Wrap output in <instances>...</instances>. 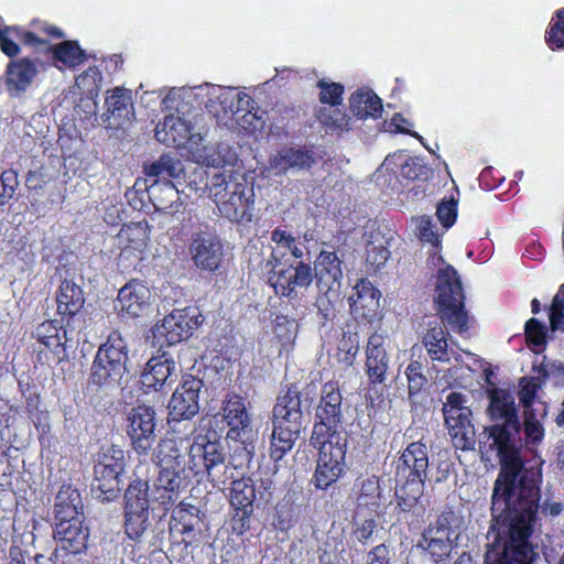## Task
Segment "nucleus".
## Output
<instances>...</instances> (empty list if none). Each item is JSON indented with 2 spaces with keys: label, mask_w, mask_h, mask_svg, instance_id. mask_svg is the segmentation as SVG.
<instances>
[{
  "label": "nucleus",
  "mask_w": 564,
  "mask_h": 564,
  "mask_svg": "<svg viewBox=\"0 0 564 564\" xmlns=\"http://www.w3.org/2000/svg\"><path fill=\"white\" fill-rule=\"evenodd\" d=\"M154 459L159 466L158 486L167 491L186 487L192 479L205 477L215 485L225 484L230 475L224 445L198 436L192 444L182 438L160 441Z\"/></svg>",
  "instance_id": "f03ea898"
},
{
  "label": "nucleus",
  "mask_w": 564,
  "mask_h": 564,
  "mask_svg": "<svg viewBox=\"0 0 564 564\" xmlns=\"http://www.w3.org/2000/svg\"><path fill=\"white\" fill-rule=\"evenodd\" d=\"M299 324L295 318L285 315H278L275 318L274 330L279 337L291 339L297 333Z\"/></svg>",
  "instance_id": "052dcab7"
},
{
  "label": "nucleus",
  "mask_w": 564,
  "mask_h": 564,
  "mask_svg": "<svg viewBox=\"0 0 564 564\" xmlns=\"http://www.w3.org/2000/svg\"><path fill=\"white\" fill-rule=\"evenodd\" d=\"M99 77L98 69L90 67L76 78V84L78 87L90 89L99 80Z\"/></svg>",
  "instance_id": "0e129e2a"
},
{
  "label": "nucleus",
  "mask_w": 564,
  "mask_h": 564,
  "mask_svg": "<svg viewBox=\"0 0 564 564\" xmlns=\"http://www.w3.org/2000/svg\"><path fill=\"white\" fill-rule=\"evenodd\" d=\"M204 383L195 377H187L174 391L169 402V415L173 421L191 420L199 411L198 398Z\"/></svg>",
  "instance_id": "f3484780"
},
{
  "label": "nucleus",
  "mask_w": 564,
  "mask_h": 564,
  "mask_svg": "<svg viewBox=\"0 0 564 564\" xmlns=\"http://www.w3.org/2000/svg\"><path fill=\"white\" fill-rule=\"evenodd\" d=\"M425 366L419 360H411L405 369L408 379L409 397L419 393L427 383V378L424 373Z\"/></svg>",
  "instance_id": "09e8293b"
},
{
  "label": "nucleus",
  "mask_w": 564,
  "mask_h": 564,
  "mask_svg": "<svg viewBox=\"0 0 564 564\" xmlns=\"http://www.w3.org/2000/svg\"><path fill=\"white\" fill-rule=\"evenodd\" d=\"M390 340L378 333L372 334L366 349V371L371 383H384L390 367L388 348Z\"/></svg>",
  "instance_id": "aec40b11"
},
{
  "label": "nucleus",
  "mask_w": 564,
  "mask_h": 564,
  "mask_svg": "<svg viewBox=\"0 0 564 564\" xmlns=\"http://www.w3.org/2000/svg\"><path fill=\"white\" fill-rule=\"evenodd\" d=\"M464 292L456 270L446 265L438 270L435 286V302L441 318L453 332L464 334L468 329V315L464 308Z\"/></svg>",
  "instance_id": "1a4fd4ad"
},
{
  "label": "nucleus",
  "mask_w": 564,
  "mask_h": 564,
  "mask_svg": "<svg viewBox=\"0 0 564 564\" xmlns=\"http://www.w3.org/2000/svg\"><path fill=\"white\" fill-rule=\"evenodd\" d=\"M123 470L124 452L117 446L104 449L94 466V479L91 482L94 498L102 502L115 500L120 491Z\"/></svg>",
  "instance_id": "9b49d317"
},
{
  "label": "nucleus",
  "mask_w": 564,
  "mask_h": 564,
  "mask_svg": "<svg viewBox=\"0 0 564 564\" xmlns=\"http://www.w3.org/2000/svg\"><path fill=\"white\" fill-rule=\"evenodd\" d=\"M188 251L195 267L208 272L216 271L224 259L221 240L215 234L208 231L194 234Z\"/></svg>",
  "instance_id": "dca6fc26"
},
{
  "label": "nucleus",
  "mask_w": 564,
  "mask_h": 564,
  "mask_svg": "<svg viewBox=\"0 0 564 564\" xmlns=\"http://www.w3.org/2000/svg\"><path fill=\"white\" fill-rule=\"evenodd\" d=\"M468 398L460 392H449L443 404L445 425L457 449L470 451L475 446V427L471 423V410Z\"/></svg>",
  "instance_id": "f8f14e48"
},
{
  "label": "nucleus",
  "mask_w": 564,
  "mask_h": 564,
  "mask_svg": "<svg viewBox=\"0 0 564 564\" xmlns=\"http://www.w3.org/2000/svg\"><path fill=\"white\" fill-rule=\"evenodd\" d=\"M271 242L274 245L269 246V256L261 263L262 270L269 274V283L276 294L293 297L296 295L297 288L305 289L311 285L312 269L302 261L296 262L295 265L290 261L288 248L292 242V236L284 230H273Z\"/></svg>",
  "instance_id": "20e7f679"
},
{
  "label": "nucleus",
  "mask_w": 564,
  "mask_h": 564,
  "mask_svg": "<svg viewBox=\"0 0 564 564\" xmlns=\"http://www.w3.org/2000/svg\"><path fill=\"white\" fill-rule=\"evenodd\" d=\"M545 327L536 318H531L525 323V336L528 340L535 345L541 346L545 343Z\"/></svg>",
  "instance_id": "680f3d73"
},
{
  "label": "nucleus",
  "mask_w": 564,
  "mask_h": 564,
  "mask_svg": "<svg viewBox=\"0 0 564 564\" xmlns=\"http://www.w3.org/2000/svg\"><path fill=\"white\" fill-rule=\"evenodd\" d=\"M177 378V367L175 361L165 352L152 357L141 375L140 382L143 387L159 390L164 384H171Z\"/></svg>",
  "instance_id": "393cba45"
},
{
  "label": "nucleus",
  "mask_w": 564,
  "mask_h": 564,
  "mask_svg": "<svg viewBox=\"0 0 564 564\" xmlns=\"http://www.w3.org/2000/svg\"><path fill=\"white\" fill-rule=\"evenodd\" d=\"M534 397H535V387L534 386L529 384V383L522 386V388L520 390V401L523 404V413H525L527 410L530 412L538 411L536 409L535 410L531 409L532 403L534 401Z\"/></svg>",
  "instance_id": "338daca9"
},
{
  "label": "nucleus",
  "mask_w": 564,
  "mask_h": 564,
  "mask_svg": "<svg viewBox=\"0 0 564 564\" xmlns=\"http://www.w3.org/2000/svg\"><path fill=\"white\" fill-rule=\"evenodd\" d=\"M105 105L107 112L118 120L129 119L132 112L131 96L124 88L117 87L111 90V94L106 97Z\"/></svg>",
  "instance_id": "58836bf2"
},
{
  "label": "nucleus",
  "mask_w": 564,
  "mask_h": 564,
  "mask_svg": "<svg viewBox=\"0 0 564 564\" xmlns=\"http://www.w3.org/2000/svg\"><path fill=\"white\" fill-rule=\"evenodd\" d=\"M419 546L427 551L432 556L438 561L447 555L451 551V540L437 539L426 534H422Z\"/></svg>",
  "instance_id": "603ef678"
},
{
  "label": "nucleus",
  "mask_w": 564,
  "mask_h": 564,
  "mask_svg": "<svg viewBox=\"0 0 564 564\" xmlns=\"http://www.w3.org/2000/svg\"><path fill=\"white\" fill-rule=\"evenodd\" d=\"M149 198L156 210L163 213H176L182 205L178 189L171 181L160 182L153 180L148 187Z\"/></svg>",
  "instance_id": "2f4dec72"
},
{
  "label": "nucleus",
  "mask_w": 564,
  "mask_h": 564,
  "mask_svg": "<svg viewBox=\"0 0 564 564\" xmlns=\"http://www.w3.org/2000/svg\"><path fill=\"white\" fill-rule=\"evenodd\" d=\"M390 257V251L383 242H369L366 249V262L373 271L379 270Z\"/></svg>",
  "instance_id": "3c124183"
},
{
  "label": "nucleus",
  "mask_w": 564,
  "mask_h": 564,
  "mask_svg": "<svg viewBox=\"0 0 564 564\" xmlns=\"http://www.w3.org/2000/svg\"><path fill=\"white\" fill-rule=\"evenodd\" d=\"M35 337L40 344L50 349L57 358L65 354V347L68 341L74 339L73 332L68 336L66 329L58 326L55 321H45L36 327Z\"/></svg>",
  "instance_id": "c756f323"
},
{
  "label": "nucleus",
  "mask_w": 564,
  "mask_h": 564,
  "mask_svg": "<svg viewBox=\"0 0 564 564\" xmlns=\"http://www.w3.org/2000/svg\"><path fill=\"white\" fill-rule=\"evenodd\" d=\"M308 398L296 390L289 389L276 399L272 411L273 431L271 435L270 455L280 460L292 449L302 427L303 406H308Z\"/></svg>",
  "instance_id": "423d86ee"
},
{
  "label": "nucleus",
  "mask_w": 564,
  "mask_h": 564,
  "mask_svg": "<svg viewBox=\"0 0 564 564\" xmlns=\"http://www.w3.org/2000/svg\"><path fill=\"white\" fill-rule=\"evenodd\" d=\"M126 533L131 540L142 536L149 527V510H126Z\"/></svg>",
  "instance_id": "a18cd8bd"
},
{
  "label": "nucleus",
  "mask_w": 564,
  "mask_h": 564,
  "mask_svg": "<svg viewBox=\"0 0 564 564\" xmlns=\"http://www.w3.org/2000/svg\"><path fill=\"white\" fill-rule=\"evenodd\" d=\"M202 85L195 87L171 88L162 99V106L166 110L175 111V116L187 117L196 121L195 106L203 101Z\"/></svg>",
  "instance_id": "b1692460"
},
{
  "label": "nucleus",
  "mask_w": 564,
  "mask_h": 564,
  "mask_svg": "<svg viewBox=\"0 0 564 564\" xmlns=\"http://www.w3.org/2000/svg\"><path fill=\"white\" fill-rule=\"evenodd\" d=\"M315 415L317 421L311 436L313 440L332 438L334 435L348 438L343 427V397L336 383L327 382L323 386Z\"/></svg>",
  "instance_id": "ddd939ff"
},
{
  "label": "nucleus",
  "mask_w": 564,
  "mask_h": 564,
  "mask_svg": "<svg viewBox=\"0 0 564 564\" xmlns=\"http://www.w3.org/2000/svg\"><path fill=\"white\" fill-rule=\"evenodd\" d=\"M545 43L552 51L564 50V8L555 11L545 32Z\"/></svg>",
  "instance_id": "c03bdc74"
},
{
  "label": "nucleus",
  "mask_w": 564,
  "mask_h": 564,
  "mask_svg": "<svg viewBox=\"0 0 564 564\" xmlns=\"http://www.w3.org/2000/svg\"><path fill=\"white\" fill-rule=\"evenodd\" d=\"M83 503L77 489L72 486H62L55 498V519L83 517Z\"/></svg>",
  "instance_id": "c9c22d12"
},
{
  "label": "nucleus",
  "mask_w": 564,
  "mask_h": 564,
  "mask_svg": "<svg viewBox=\"0 0 564 564\" xmlns=\"http://www.w3.org/2000/svg\"><path fill=\"white\" fill-rule=\"evenodd\" d=\"M488 398L490 424L480 433L479 446L499 458L501 469L491 496L494 540L485 564H532L534 553L529 538L534 527L561 516L564 505L550 495L540 503L542 474L540 469L523 466L521 426L513 393L494 388L488 391Z\"/></svg>",
  "instance_id": "f257e3e1"
},
{
  "label": "nucleus",
  "mask_w": 564,
  "mask_h": 564,
  "mask_svg": "<svg viewBox=\"0 0 564 564\" xmlns=\"http://www.w3.org/2000/svg\"><path fill=\"white\" fill-rule=\"evenodd\" d=\"M423 345L433 361L451 362L452 358L457 364L462 361L459 354L448 349L447 332L442 325H435L427 329L423 337Z\"/></svg>",
  "instance_id": "c85d7f7f"
},
{
  "label": "nucleus",
  "mask_w": 564,
  "mask_h": 564,
  "mask_svg": "<svg viewBox=\"0 0 564 564\" xmlns=\"http://www.w3.org/2000/svg\"><path fill=\"white\" fill-rule=\"evenodd\" d=\"M127 362V341L120 332L113 330L97 350L90 367L89 384L104 394H110L121 387Z\"/></svg>",
  "instance_id": "0eeeda50"
},
{
  "label": "nucleus",
  "mask_w": 564,
  "mask_h": 564,
  "mask_svg": "<svg viewBox=\"0 0 564 564\" xmlns=\"http://www.w3.org/2000/svg\"><path fill=\"white\" fill-rule=\"evenodd\" d=\"M412 223L415 226V232L420 240L430 242L435 247L440 243L438 236L433 230L434 226L430 216H420L413 218Z\"/></svg>",
  "instance_id": "5fc2aeb1"
},
{
  "label": "nucleus",
  "mask_w": 564,
  "mask_h": 564,
  "mask_svg": "<svg viewBox=\"0 0 564 564\" xmlns=\"http://www.w3.org/2000/svg\"><path fill=\"white\" fill-rule=\"evenodd\" d=\"M223 419L228 426L226 440L234 451L237 466L249 464L259 441V432L254 426L246 403L239 395L229 397L223 404Z\"/></svg>",
  "instance_id": "6e6552de"
},
{
  "label": "nucleus",
  "mask_w": 564,
  "mask_h": 564,
  "mask_svg": "<svg viewBox=\"0 0 564 564\" xmlns=\"http://www.w3.org/2000/svg\"><path fill=\"white\" fill-rule=\"evenodd\" d=\"M56 302L59 314L74 316L84 304L83 291L73 280L65 279L59 285Z\"/></svg>",
  "instance_id": "e433bc0d"
},
{
  "label": "nucleus",
  "mask_w": 564,
  "mask_h": 564,
  "mask_svg": "<svg viewBox=\"0 0 564 564\" xmlns=\"http://www.w3.org/2000/svg\"><path fill=\"white\" fill-rule=\"evenodd\" d=\"M395 169H400L401 175L406 178L414 180L419 176L416 164L402 153L387 156L381 165V170L392 171L393 173H395Z\"/></svg>",
  "instance_id": "49530a36"
},
{
  "label": "nucleus",
  "mask_w": 564,
  "mask_h": 564,
  "mask_svg": "<svg viewBox=\"0 0 564 564\" xmlns=\"http://www.w3.org/2000/svg\"><path fill=\"white\" fill-rule=\"evenodd\" d=\"M436 215L443 227L448 229L455 224L457 218V202L451 199L440 203Z\"/></svg>",
  "instance_id": "bf43d9fd"
},
{
  "label": "nucleus",
  "mask_w": 564,
  "mask_h": 564,
  "mask_svg": "<svg viewBox=\"0 0 564 564\" xmlns=\"http://www.w3.org/2000/svg\"><path fill=\"white\" fill-rule=\"evenodd\" d=\"M456 520L455 513L451 509L443 510L441 514L437 516L436 520L430 525L442 530L447 531L451 535V530Z\"/></svg>",
  "instance_id": "e2e57ef3"
},
{
  "label": "nucleus",
  "mask_w": 564,
  "mask_h": 564,
  "mask_svg": "<svg viewBox=\"0 0 564 564\" xmlns=\"http://www.w3.org/2000/svg\"><path fill=\"white\" fill-rule=\"evenodd\" d=\"M321 89L319 100L322 104H327L329 106H337L341 104L344 87L337 83H326L324 80H319L317 84Z\"/></svg>",
  "instance_id": "864d4df0"
},
{
  "label": "nucleus",
  "mask_w": 564,
  "mask_h": 564,
  "mask_svg": "<svg viewBox=\"0 0 564 564\" xmlns=\"http://www.w3.org/2000/svg\"><path fill=\"white\" fill-rule=\"evenodd\" d=\"M389 550L384 544L377 545L367 557V564H388Z\"/></svg>",
  "instance_id": "69168bd1"
},
{
  "label": "nucleus",
  "mask_w": 564,
  "mask_h": 564,
  "mask_svg": "<svg viewBox=\"0 0 564 564\" xmlns=\"http://www.w3.org/2000/svg\"><path fill=\"white\" fill-rule=\"evenodd\" d=\"M148 482L135 480L126 490V510H149Z\"/></svg>",
  "instance_id": "79ce46f5"
},
{
  "label": "nucleus",
  "mask_w": 564,
  "mask_h": 564,
  "mask_svg": "<svg viewBox=\"0 0 564 564\" xmlns=\"http://www.w3.org/2000/svg\"><path fill=\"white\" fill-rule=\"evenodd\" d=\"M337 358L340 362L349 366L352 364L359 350V336L350 326L343 329L341 337L337 345Z\"/></svg>",
  "instance_id": "a19ab883"
},
{
  "label": "nucleus",
  "mask_w": 564,
  "mask_h": 564,
  "mask_svg": "<svg viewBox=\"0 0 564 564\" xmlns=\"http://www.w3.org/2000/svg\"><path fill=\"white\" fill-rule=\"evenodd\" d=\"M401 122H403V123H408V121H406L404 118H402V116H401V115H399V113H398V115H394V116L392 117L391 126H393V127L395 128V130H397V131H399V132H401V133H406V134H410V135H412V137L416 138L417 140H420V142H421V143H422V144H423V145H424L429 151H431V150L427 148V145L424 143V140H423L422 135H420V134H419L417 132H415V131L406 130L405 128H403V127L401 126Z\"/></svg>",
  "instance_id": "774afa93"
},
{
  "label": "nucleus",
  "mask_w": 564,
  "mask_h": 564,
  "mask_svg": "<svg viewBox=\"0 0 564 564\" xmlns=\"http://www.w3.org/2000/svg\"><path fill=\"white\" fill-rule=\"evenodd\" d=\"M208 195L220 215L230 221H250L253 189L241 174L224 170L215 173L207 184Z\"/></svg>",
  "instance_id": "39448f33"
},
{
  "label": "nucleus",
  "mask_w": 564,
  "mask_h": 564,
  "mask_svg": "<svg viewBox=\"0 0 564 564\" xmlns=\"http://www.w3.org/2000/svg\"><path fill=\"white\" fill-rule=\"evenodd\" d=\"M145 175L154 180L170 181L169 178H177L184 172V166L181 160L171 155L164 154L159 160L152 162L144 167Z\"/></svg>",
  "instance_id": "4c0bfd02"
},
{
  "label": "nucleus",
  "mask_w": 564,
  "mask_h": 564,
  "mask_svg": "<svg viewBox=\"0 0 564 564\" xmlns=\"http://www.w3.org/2000/svg\"><path fill=\"white\" fill-rule=\"evenodd\" d=\"M524 415V432L527 435V438L532 442L533 444L539 443L542 441L544 436V430L540 423V421L536 419L534 412H530L527 410Z\"/></svg>",
  "instance_id": "13d9d810"
},
{
  "label": "nucleus",
  "mask_w": 564,
  "mask_h": 564,
  "mask_svg": "<svg viewBox=\"0 0 564 564\" xmlns=\"http://www.w3.org/2000/svg\"><path fill=\"white\" fill-rule=\"evenodd\" d=\"M149 240V226L145 221L124 225L115 237V246L122 252H142Z\"/></svg>",
  "instance_id": "7c9ffc66"
},
{
  "label": "nucleus",
  "mask_w": 564,
  "mask_h": 564,
  "mask_svg": "<svg viewBox=\"0 0 564 564\" xmlns=\"http://www.w3.org/2000/svg\"><path fill=\"white\" fill-rule=\"evenodd\" d=\"M311 443L318 451L312 481L316 488L325 490L336 482L345 471L348 438L338 435L321 440L311 437Z\"/></svg>",
  "instance_id": "9d476101"
},
{
  "label": "nucleus",
  "mask_w": 564,
  "mask_h": 564,
  "mask_svg": "<svg viewBox=\"0 0 564 564\" xmlns=\"http://www.w3.org/2000/svg\"><path fill=\"white\" fill-rule=\"evenodd\" d=\"M44 65L39 59L21 58L10 62L7 67L6 84L11 95L25 91Z\"/></svg>",
  "instance_id": "a878e982"
},
{
  "label": "nucleus",
  "mask_w": 564,
  "mask_h": 564,
  "mask_svg": "<svg viewBox=\"0 0 564 564\" xmlns=\"http://www.w3.org/2000/svg\"><path fill=\"white\" fill-rule=\"evenodd\" d=\"M256 490L250 478L234 480L230 489V503L235 509L234 521L240 533L249 529V518L253 512Z\"/></svg>",
  "instance_id": "4be33fe9"
},
{
  "label": "nucleus",
  "mask_w": 564,
  "mask_h": 564,
  "mask_svg": "<svg viewBox=\"0 0 564 564\" xmlns=\"http://www.w3.org/2000/svg\"><path fill=\"white\" fill-rule=\"evenodd\" d=\"M19 185L18 175L14 171H4L0 175V207L9 202Z\"/></svg>",
  "instance_id": "4d7b16f0"
},
{
  "label": "nucleus",
  "mask_w": 564,
  "mask_h": 564,
  "mask_svg": "<svg viewBox=\"0 0 564 564\" xmlns=\"http://www.w3.org/2000/svg\"><path fill=\"white\" fill-rule=\"evenodd\" d=\"M379 498V481L376 477L361 480L360 492L357 498L358 506L376 507Z\"/></svg>",
  "instance_id": "8fccbe9b"
},
{
  "label": "nucleus",
  "mask_w": 564,
  "mask_h": 564,
  "mask_svg": "<svg viewBox=\"0 0 564 564\" xmlns=\"http://www.w3.org/2000/svg\"><path fill=\"white\" fill-rule=\"evenodd\" d=\"M238 160V154L229 143L220 142L204 158V163L213 167L232 166Z\"/></svg>",
  "instance_id": "37998d69"
},
{
  "label": "nucleus",
  "mask_w": 564,
  "mask_h": 564,
  "mask_svg": "<svg viewBox=\"0 0 564 564\" xmlns=\"http://www.w3.org/2000/svg\"><path fill=\"white\" fill-rule=\"evenodd\" d=\"M84 517L56 519L54 539L57 549L78 554L87 546L88 530L83 527Z\"/></svg>",
  "instance_id": "412c9836"
},
{
  "label": "nucleus",
  "mask_w": 564,
  "mask_h": 564,
  "mask_svg": "<svg viewBox=\"0 0 564 564\" xmlns=\"http://www.w3.org/2000/svg\"><path fill=\"white\" fill-rule=\"evenodd\" d=\"M427 446L422 440L410 443L397 460L395 479L415 478L425 481L427 477Z\"/></svg>",
  "instance_id": "6ab92c4d"
},
{
  "label": "nucleus",
  "mask_w": 564,
  "mask_h": 564,
  "mask_svg": "<svg viewBox=\"0 0 564 564\" xmlns=\"http://www.w3.org/2000/svg\"><path fill=\"white\" fill-rule=\"evenodd\" d=\"M203 101L209 115L219 127L229 130L236 128L257 129L263 121L254 107V100L243 91L205 83L202 85Z\"/></svg>",
  "instance_id": "7ed1b4c3"
},
{
  "label": "nucleus",
  "mask_w": 564,
  "mask_h": 564,
  "mask_svg": "<svg viewBox=\"0 0 564 564\" xmlns=\"http://www.w3.org/2000/svg\"><path fill=\"white\" fill-rule=\"evenodd\" d=\"M127 433L133 449L147 455L156 441V413L150 405H138L127 414Z\"/></svg>",
  "instance_id": "4468645a"
},
{
  "label": "nucleus",
  "mask_w": 564,
  "mask_h": 564,
  "mask_svg": "<svg viewBox=\"0 0 564 564\" xmlns=\"http://www.w3.org/2000/svg\"><path fill=\"white\" fill-rule=\"evenodd\" d=\"M341 259L335 251H321L314 272L319 291L329 293L337 292L343 280Z\"/></svg>",
  "instance_id": "5701e85b"
},
{
  "label": "nucleus",
  "mask_w": 564,
  "mask_h": 564,
  "mask_svg": "<svg viewBox=\"0 0 564 564\" xmlns=\"http://www.w3.org/2000/svg\"><path fill=\"white\" fill-rule=\"evenodd\" d=\"M55 62L65 67H75L86 59L85 52L76 42L64 41L51 47Z\"/></svg>",
  "instance_id": "ea45409f"
},
{
  "label": "nucleus",
  "mask_w": 564,
  "mask_h": 564,
  "mask_svg": "<svg viewBox=\"0 0 564 564\" xmlns=\"http://www.w3.org/2000/svg\"><path fill=\"white\" fill-rule=\"evenodd\" d=\"M349 108L361 120L377 119L382 112L381 99L368 88L358 89L350 96Z\"/></svg>",
  "instance_id": "72a5a7b5"
},
{
  "label": "nucleus",
  "mask_w": 564,
  "mask_h": 564,
  "mask_svg": "<svg viewBox=\"0 0 564 564\" xmlns=\"http://www.w3.org/2000/svg\"><path fill=\"white\" fill-rule=\"evenodd\" d=\"M150 299L151 292L144 284L131 281L120 289L117 308L130 317H137L148 308Z\"/></svg>",
  "instance_id": "bb28decb"
},
{
  "label": "nucleus",
  "mask_w": 564,
  "mask_h": 564,
  "mask_svg": "<svg viewBox=\"0 0 564 564\" xmlns=\"http://www.w3.org/2000/svg\"><path fill=\"white\" fill-rule=\"evenodd\" d=\"M350 308L361 317H370L379 307V291L369 281L361 280L349 296Z\"/></svg>",
  "instance_id": "473e14b6"
},
{
  "label": "nucleus",
  "mask_w": 564,
  "mask_h": 564,
  "mask_svg": "<svg viewBox=\"0 0 564 564\" xmlns=\"http://www.w3.org/2000/svg\"><path fill=\"white\" fill-rule=\"evenodd\" d=\"M314 160L308 151L302 149L284 148L270 160L269 169L275 174H285L290 171L310 169Z\"/></svg>",
  "instance_id": "cd10ccee"
},
{
  "label": "nucleus",
  "mask_w": 564,
  "mask_h": 564,
  "mask_svg": "<svg viewBox=\"0 0 564 564\" xmlns=\"http://www.w3.org/2000/svg\"><path fill=\"white\" fill-rule=\"evenodd\" d=\"M19 32L17 26H6L0 29V47L8 56H15L20 52L18 41Z\"/></svg>",
  "instance_id": "6e6d98bb"
},
{
  "label": "nucleus",
  "mask_w": 564,
  "mask_h": 564,
  "mask_svg": "<svg viewBox=\"0 0 564 564\" xmlns=\"http://www.w3.org/2000/svg\"><path fill=\"white\" fill-rule=\"evenodd\" d=\"M397 508L403 512L413 511L424 494L425 481L415 478L395 479Z\"/></svg>",
  "instance_id": "f704fd0d"
},
{
  "label": "nucleus",
  "mask_w": 564,
  "mask_h": 564,
  "mask_svg": "<svg viewBox=\"0 0 564 564\" xmlns=\"http://www.w3.org/2000/svg\"><path fill=\"white\" fill-rule=\"evenodd\" d=\"M197 324V318L189 316L187 311L175 310L156 324L153 336L161 346L164 343L174 345L187 338Z\"/></svg>",
  "instance_id": "a211bd4d"
},
{
  "label": "nucleus",
  "mask_w": 564,
  "mask_h": 564,
  "mask_svg": "<svg viewBox=\"0 0 564 564\" xmlns=\"http://www.w3.org/2000/svg\"><path fill=\"white\" fill-rule=\"evenodd\" d=\"M322 124L333 130L347 131L350 128V118L339 109L323 108L318 112Z\"/></svg>",
  "instance_id": "de8ad7c7"
},
{
  "label": "nucleus",
  "mask_w": 564,
  "mask_h": 564,
  "mask_svg": "<svg viewBox=\"0 0 564 564\" xmlns=\"http://www.w3.org/2000/svg\"><path fill=\"white\" fill-rule=\"evenodd\" d=\"M194 120L170 113L155 128V138L167 147L181 148L187 143L198 145L203 141L202 132L196 130Z\"/></svg>",
  "instance_id": "2eb2a0df"
}]
</instances>
